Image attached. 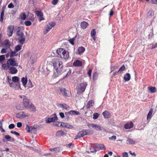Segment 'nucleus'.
Segmentation results:
<instances>
[{"instance_id": "nucleus-46", "label": "nucleus", "mask_w": 157, "mask_h": 157, "mask_svg": "<svg viewBox=\"0 0 157 157\" xmlns=\"http://www.w3.org/2000/svg\"><path fill=\"white\" fill-rule=\"evenodd\" d=\"M75 112V110H71L67 113H65L66 115H68V114H71L74 115V113Z\"/></svg>"}, {"instance_id": "nucleus-59", "label": "nucleus", "mask_w": 157, "mask_h": 157, "mask_svg": "<svg viewBox=\"0 0 157 157\" xmlns=\"http://www.w3.org/2000/svg\"><path fill=\"white\" fill-rule=\"evenodd\" d=\"M116 139V136H113L109 138V139L111 140H115Z\"/></svg>"}, {"instance_id": "nucleus-6", "label": "nucleus", "mask_w": 157, "mask_h": 157, "mask_svg": "<svg viewBox=\"0 0 157 157\" xmlns=\"http://www.w3.org/2000/svg\"><path fill=\"white\" fill-rule=\"evenodd\" d=\"M55 25V24L54 22H50L48 24L45 28V29L44 31V34H46Z\"/></svg>"}, {"instance_id": "nucleus-34", "label": "nucleus", "mask_w": 157, "mask_h": 157, "mask_svg": "<svg viewBox=\"0 0 157 157\" xmlns=\"http://www.w3.org/2000/svg\"><path fill=\"white\" fill-rule=\"evenodd\" d=\"M22 44H21V45L18 44L16 45L15 48V51L17 52L19 51L21 49V47H22Z\"/></svg>"}, {"instance_id": "nucleus-54", "label": "nucleus", "mask_w": 157, "mask_h": 157, "mask_svg": "<svg viewBox=\"0 0 157 157\" xmlns=\"http://www.w3.org/2000/svg\"><path fill=\"white\" fill-rule=\"evenodd\" d=\"M63 108L66 109H69V107L67 104H65L63 105Z\"/></svg>"}, {"instance_id": "nucleus-56", "label": "nucleus", "mask_w": 157, "mask_h": 157, "mask_svg": "<svg viewBox=\"0 0 157 157\" xmlns=\"http://www.w3.org/2000/svg\"><path fill=\"white\" fill-rule=\"evenodd\" d=\"M98 76V74L96 72H95L93 75V78L94 79H96Z\"/></svg>"}, {"instance_id": "nucleus-25", "label": "nucleus", "mask_w": 157, "mask_h": 157, "mask_svg": "<svg viewBox=\"0 0 157 157\" xmlns=\"http://www.w3.org/2000/svg\"><path fill=\"white\" fill-rule=\"evenodd\" d=\"M131 78V75L128 73H126L124 77V79L126 81H127L129 80Z\"/></svg>"}, {"instance_id": "nucleus-48", "label": "nucleus", "mask_w": 157, "mask_h": 157, "mask_svg": "<svg viewBox=\"0 0 157 157\" xmlns=\"http://www.w3.org/2000/svg\"><path fill=\"white\" fill-rule=\"evenodd\" d=\"M31 132L32 133H36V129L34 127H32L31 129Z\"/></svg>"}, {"instance_id": "nucleus-8", "label": "nucleus", "mask_w": 157, "mask_h": 157, "mask_svg": "<svg viewBox=\"0 0 157 157\" xmlns=\"http://www.w3.org/2000/svg\"><path fill=\"white\" fill-rule=\"evenodd\" d=\"M69 57V52L67 51L64 49L62 52L61 55H60V57L64 59H68Z\"/></svg>"}, {"instance_id": "nucleus-58", "label": "nucleus", "mask_w": 157, "mask_h": 157, "mask_svg": "<svg viewBox=\"0 0 157 157\" xmlns=\"http://www.w3.org/2000/svg\"><path fill=\"white\" fill-rule=\"evenodd\" d=\"M123 157H128V154L127 152H124L123 153Z\"/></svg>"}, {"instance_id": "nucleus-29", "label": "nucleus", "mask_w": 157, "mask_h": 157, "mask_svg": "<svg viewBox=\"0 0 157 157\" xmlns=\"http://www.w3.org/2000/svg\"><path fill=\"white\" fill-rule=\"evenodd\" d=\"M64 49L62 48H59L58 49L56 50V52L58 56V57H60V55L62 54V52L63 51Z\"/></svg>"}, {"instance_id": "nucleus-1", "label": "nucleus", "mask_w": 157, "mask_h": 157, "mask_svg": "<svg viewBox=\"0 0 157 157\" xmlns=\"http://www.w3.org/2000/svg\"><path fill=\"white\" fill-rule=\"evenodd\" d=\"M52 63L54 67V74L57 76L61 72H64L65 70L63 69V63L61 61H59L57 58H54L52 59Z\"/></svg>"}, {"instance_id": "nucleus-9", "label": "nucleus", "mask_w": 157, "mask_h": 157, "mask_svg": "<svg viewBox=\"0 0 157 157\" xmlns=\"http://www.w3.org/2000/svg\"><path fill=\"white\" fill-rule=\"evenodd\" d=\"M28 113H25L24 112H21L17 114L16 117L18 118L22 119L28 116Z\"/></svg>"}, {"instance_id": "nucleus-23", "label": "nucleus", "mask_w": 157, "mask_h": 157, "mask_svg": "<svg viewBox=\"0 0 157 157\" xmlns=\"http://www.w3.org/2000/svg\"><path fill=\"white\" fill-rule=\"evenodd\" d=\"M133 126V124L132 122L125 124L124 127L125 129H129L132 128Z\"/></svg>"}, {"instance_id": "nucleus-15", "label": "nucleus", "mask_w": 157, "mask_h": 157, "mask_svg": "<svg viewBox=\"0 0 157 157\" xmlns=\"http://www.w3.org/2000/svg\"><path fill=\"white\" fill-rule=\"evenodd\" d=\"M35 13L37 16L40 17L39 21H40L44 19L43 17V14L41 12L38 11H36Z\"/></svg>"}, {"instance_id": "nucleus-36", "label": "nucleus", "mask_w": 157, "mask_h": 157, "mask_svg": "<svg viewBox=\"0 0 157 157\" xmlns=\"http://www.w3.org/2000/svg\"><path fill=\"white\" fill-rule=\"evenodd\" d=\"M84 131L86 133V135L92 134L94 132V131L90 129L85 130Z\"/></svg>"}, {"instance_id": "nucleus-19", "label": "nucleus", "mask_w": 157, "mask_h": 157, "mask_svg": "<svg viewBox=\"0 0 157 157\" xmlns=\"http://www.w3.org/2000/svg\"><path fill=\"white\" fill-rule=\"evenodd\" d=\"M85 48L83 47H81L79 48L77 50V51L76 53L78 55L82 54L85 51Z\"/></svg>"}, {"instance_id": "nucleus-52", "label": "nucleus", "mask_w": 157, "mask_h": 157, "mask_svg": "<svg viewBox=\"0 0 157 157\" xmlns=\"http://www.w3.org/2000/svg\"><path fill=\"white\" fill-rule=\"evenodd\" d=\"M25 24L26 26H28L31 24V22L30 21H27L25 22Z\"/></svg>"}, {"instance_id": "nucleus-41", "label": "nucleus", "mask_w": 157, "mask_h": 157, "mask_svg": "<svg viewBox=\"0 0 157 157\" xmlns=\"http://www.w3.org/2000/svg\"><path fill=\"white\" fill-rule=\"evenodd\" d=\"M93 119L94 120H96L97 119L99 116V114L97 113H94L93 115Z\"/></svg>"}, {"instance_id": "nucleus-49", "label": "nucleus", "mask_w": 157, "mask_h": 157, "mask_svg": "<svg viewBox=\"0 0 157 157\" xmlns=\"http://www.w3.org/2000/svg\"><path fill=\"white\" fill-rule=\"evenodd\" d=\"M98 147L101 150L105 149V146L103 144H101L99 145Z\"/></svg>"}, {"instance_id": "nucleus-22", "label": "nucleus", "mask_w": 157, "mask_h": 157, "mask_svg": "<svg viewBox=\"0 0 157 157\" xmlns=\"http://www.w3.org/2000/svg\"><path fill=\"white\" fill-rule=\"evenodd\" d=\"M4 14V8L3 7L1 9V12L0 14V21L3 22V17Z\"/></svg>"}, {"instance_id": "nucleus-12", "label": "nucleus", "mask_w": 157, "mask_h": 157, "mask_svg": "<svg viewBox=\"0 0 157 157\" xmlns=\"http://www.w3.org/2000/svg\"><path fill=\"white\" fill-rule=\"evenodd\" d=\"M14 26L13 25L9 26L8 27V35L9 36H11L12 35L13 32Z\"/></svg>"}, {"instance_id": "nucleus-16", "label": "nucleus", "mask_w": 157, "mask_h": 157, "mask_svg": "<svg viewBox=\"0 0 157 157\" xmlns=\"http://www.w3.org/2000/svg\"><path fill=\"white\" fill-rule=\"evenodd\" d=\"M60 126H61L63 127H66L69 128L71 129L73 128V126L70 124L64 122L61 123Z\"/></svg>"}, {"instance_id": "nucleus-57", "label": "nucleus", "mask_w": 157, "mask_h": 157, "mask_svg": "<svg viewBox=\"0 0 157 157\" xmlns=\"http://www.w3.org/2000/svg\"><path fill=\"white\" fill-rule=\"evenodd\" d=\"M15 127V125L14 124H10V125L9 126V128L10 129H13V128Z\"/></svg>"}, {"instance_id": "nucleus-55", "label": "nucleus", "mask_w": 157, "mask_h": 157, "mask_svg": "<svg viewBox=\"0 0 157 157\" xmlns=\"http://www.w3.org/2000/svg\"><path fill=\"white\" fill-rule=\"evenodd\" d=\"M10 137L11 136H10L9 135H6L5 136L4 138L6 139L7 140H8V141H10Z\"/></svg>"}, {"instance_id": "nucleus-3", "label": "nucleus", "mask_w": 157, "mask_h": 157, "mask_svg": "<svg viewBox=\"0 0 157 157\" xmlns=\"http://www.w3.org/2000/svg\"><path fill=\"white\" fill-rule=\"evenodd\" d=\"M17 35L18 36V40L20 44H23L24 43L25 38L23 32V31L21 27H18L17 29Z\"/></svg>"}, {"instance_id": "nucleus-43", "label": "nucleus", "mask_w": 157, "mask_h": 157, "mask_svg": "<svg viewBox=\"0 0 157 157\" xmlns=\"http://www.w3.org/2000/svg\"><path fill=\"white\" fill-rule=\"evenodd\" d=\"M91 36L92 37H93L96 34V30L95 29H93L91 32L90 33Z\"/></svg>"}, {"instance_id": "nucleus-21", "label": "nucleus", "mask_w": 157, "mask_h": 157, "mask_svg": "<svg viewBox=\"0 0 157 157\" xmlns=\"http://www.w3.org/2000/svg\"><path fill=\"white\" fill-rule=\"evenodd\" d=\"M88 25V24L86 22L83 21L81 23L80 26L82 29H85L86 28Z\"/></svg>"}, {"instance_id": "nucleus-26", "label": "nucleus", "mask_w": 157, "mask_h": 157, "mask_svg": "<svg viewBox=\"0 0 157 157\" xmlns=\"http://www.w3.org/2000/svg\"><path fill=\"white\" fill-rule=\"evenodd\" d=\"M10 58H12L13 56H17V54H16V52L15 50L14 51H13L10 48Z\"/></svg>"}, {"instance_id": "nucleus-2", "label": "nucleus", "mask_w": 157, "mask_h": 157, "mask_svg": "<svg viewBox=\"0 0 157 157\" xmlns=\"http://www.w3.org/2000/svg\"><path fill=\"white\" fill-rule=\"evenodd\" d=\"M22 103L24 106L26 108L29 109L31 111H36L34 106L30 101L25 96H24Z\"/></svg>"}, {"instance_id": "nucleus-14", "label": "nucleus", "mask_w": 157, "mask_h": 157, "mask_svg": "<svg viewBox=\"0 0 157 157\" xmlns=\"http://www.w3.org/2000/svg\"><path fill=\"white\" fill-rule=\"evenodd\" d=\"M54 117H53L48 118V120L46 121V123H50L51 122H53L55 120H57V117L56 116V114H54Z\"/></svg>"}, {"instance_id": "nucleus-7", "label": "nucleus", "mask_w": 157, "mask_h": 157, "mask_svg": "<svg viewBox=\"0 0 157 157\" xmlns=\"http://www.w3.org/2000/svg\"><path fill=\"white\" fill-rule=\"evenodd\" d=\"M7 64L9 65V66H12L13 67L18 66V63H16L14 58H11L8 59L7 61Z\"/></svg>"}, {"instance_id": "nucleus-4", "label": "nucleus", "mask_w": 157, "mask_h": 157, "mask_svg": "<svg viewBox=\"0 0 157 157\" xmlns=\"http://www.w3.org/2000/svg\"><path fill=\"white\" fill-rule=\"evenodd\" d=\"M86 85V83L85 82L81 83L78 85L76 88L77 94H80L83 92L85 90Z\"/></svg>"}, {"instance_id": "nucleus-28", "label": "nucleus", "mask_w": 157, "mask_h": 157, "mask_svg": "<svg viewBox=\"0 0 157 157\" xmlns=\"http://www.w3.org/2000/svg\"><path fill=\"white\" fill-rule=\"evenodd\" d=\"M102 114L105 118H108L110 116V113L107 111H105L102 113Z\"/></svg>"}, {"instance_id": "nucleus-24", "label": "nucleus", "mask_w": 157, "mask_h": 157, "mask_svg": "<svg viewBox=\"0 0 157 157\" xmlns=\"http://www.w3.org/2000/svg\"><path fill=\"white\" fill-rule=\"evenodd\" d=\"M153 112V109L152 108H151L147 115V120H150L152 117V113Z\"/></svg>"}, {"instance_id": "nucleus-50", "label": "nucleus", "mask_w": 157, "mask_h": 157, "mask_svg": "<svg viewBox=\"0 0 157 157\" xmlns=\"http://www.w3.org/2000/svg\"><path fill=\"white\" fill-rule=\"evenodd\" d=\"M95 124H93L91 123H90L88 124V126L90 128H94Z\"/></svg>"}, {"instance_id": "nucleus-44", "label": "nucleus", "mask_w": 157, "mask_h": 157, "mask_svg": "<svg viewBox=\"0 0 157 157\" xmlns=\"http://www.w3.org/2000/svg\"><path fill=\"white\" fill-rule=\"evenodd\" d=\"M59 91L60 93L62 94L63 95L64 92L65 90V89L64 88H59Z\"/></svg>"}, {"instance_id": "nucleus-27", "label": "nucleus", "mask_w": 157, "mask_h": 157, "mask_svg": "<svg viewBox=\"0 0 157 157\" xmlns=\"http://www.w3.org/2000/svg\"><path fill=\"white\" fill-rule=\"evenodd\" d=\"M94 104V102L92 100L89 101L87 103L86 107L88 109L90 108V107L92 106Z\"/></svg>"}, {"instance_id": "nucleus-53", "label": "nucleus", "mask_w": 157, "mask_h": 157, "mask_svg": "<svg viewBox=\"0 0 157 157\" xmlns=\"http://www.w3.org/2000/svg\"><path fill=\"white\" fill-rule=\"evenodd\" d=\"M10 133L12 134H13L17 136H19V135H20L19 134L18 132H17L16 131H10Z\"/></svg>"}, {"instance_id": "nucleus-13", "label": "nucleus", "mask_w": 157, "mask_h": 157, "mask_svg": "<svg viewBox=\"0 0 157 157\" xmlns=\"http://www.w3.org/2000/svg\"><path fill=\"white\" fill-rule=\"evenodd\" d=\"M7 79L8 80V82L9 83V85L10 87L13 89H14L15 88V83H13L12 80L9 78V77L8 76L7 78Z\"/></svg>"}, {"instance_id": "nucleus-51", "label": "nucleus", "mask_w": 157, "mask_h": 157, "mask_svg": "<svg viewBox=\"0 0 157 157\" xmlns=\"http://www.w3.org/2000/svg\"><path fill=\"white\" fill-rule=\"evenodd\" d=\"M7 49L6 48H2V50H1V53L2 54H3V53H6V52H7L6 50Z\"/></svg>"}, {"instance_id": "nucleus-30", "label": "nucleus", "mask_w": 157, "mask_h": 157, "mask_svg": "<svg viewBox=\"0 0 157 157\" xmlns=\"http://www.w3.org/2000/svg\"><path fill=\"white\" fill-rule=\"evenodd\" d=\"M61 150V148L59 147H56L52 149H50V150L51 151H55L56 152H59Z\"/></svg>"}, {"instance_id": "nucleus-40", "label": "nucleus", "mask_w": 157, "mask_h": 157, "mask_svg": "<svg viewBox=\"0 0 157 157\" xmlns=\"http://www.w3.org/2000/svg\"><path fill=\"white\" fill-rule=\"evenodd\" d=\"M70 93L69 90H65L64 92V93L63 94V95L66 96L67 97H69L70 96Z\"/></svg>"}, {"instance_id": "nucleus-64", "label": "nucleus", "mask_w": 157, "mask_h": 157, "mask_svg": "<svg viewBox=\"0 0 157 157\" xmlns=\"http://www.w3.org/2000/svg\"><path fill=\"white\" fill-rule=\"evenodd\" d=\"M8 6L9 8H13L14 7V6L12 3H10L8 5Z\"/></svg>"}, {"instance_id": "nucleus-11", "label": "nucleus", "mask_w": 157, "mask_h": 157, "mask_svg": "<svg viewBox=\"0 0 157 157\" xmlns=\"http://www.w3.org/2000/svg\"><path fill=\"white\" fill-rule=\"evenodd\" d=\"M86 135V133L85 132L84 130L78 132L76 136V137L74 139L76 140L78 138L83 137L85 135Z\"/></svg>"}, {"instance_id": "nucleus-39", "label": "nucleus", "mask_w": 157, "mask_h": 157, "mask_svg": "<svg viewBox=\"0 0 157 157\" xmlns=\"http://www.w3.org/2000/svg\"><path fill=\"white\" fill-rule=\"evenodd\" d=\"M94 128L97 131H101V127L100 125L95 124Z\"/></svg>"}, {"instance_id": "nucleus-42", "label": "nucleus", "mask_w": 157, "mask_h": 157, "mask_svg": "<svg viewBox=\"0 0 157 157\" xmlns=\"http://www.w3.org/2000/svg\"><path fill=\"white\" fill-rule=\"evenodd\" d=\"M125 69V67L124 65L121 67L118 71V72L121 73V72L123 71Z\"/></svg>"}, {"instance_id": "nucleus-45", "label": "nucleus", "mask_w": 157, "mask_h": 157, "mask_svg": "<svg viewBox=\"0 0 157 157\" xmlns=\"http://www.w3.org/2000/svg\"><path fill=\"white\" fill-rule=\"evenodd\" d=\"M36 61V58L35 57H31L30 59V62L32 64H33L35 63Z\"/></svg>"}, {"instance_id": "nucleus-20", "label": "nucleus", "mask_w": 157, "mask_h": 157, "mask_svg": "<svg viewBox=\"0 0 157 157\" xmlns=\"http://www.w3.org/2000/svg\"><path fill=\"white\" fill-rule=\"evenodd\" d=\"M9 69L10 71V73L11 74H16L17 71V69L16 68L13 67H10Z\"/></svg>"}, {"instance_id": "nucleus-32", "label": "nucleus", "mask_w": 157, "mask_h": 157, "mask_svg": "<svg viewBox=\"0 0 157 157\" xmlns=\"http://www.w3.org/2000/svg\"><path fill=\"white\" fill-rule=\"evenodd\" d=\"M148 89L151 93H154L156 91V89L155 87L149 86L148 87Z\"/></svg>"}, {"instance_id": "nucleus-17", "label": "nucleus", "mask_w": 157, "mask_h": 157, "mask_svg": "<svg viewBox=\"0 0 157 157\" xmlns=\"http://www.w3.org/2000/svg\"><path fill=\"white\" fill-rule=\"evenodd\" d=\"M127 144H136V141L133 139L130 138H128L126 141Z\"/></svg>"}, {"instance_id": "nucleus-5", "label": "nucleus", "mask_w": 157, "mask_h": 157, "mask_svg": "<svg viewBox=\"0 0 157 157\" xmlns=\"http://www.w3.org/2000/svg\"><path fill=\"white\" fill-rule=\"evenodd\" d=\"M12 80L13 83L15 82H17V83L16 84H15V89H18L21 88L20 84L19 83V79L18 77L17 76H13L12 77Z\"/></svg>"}, {"instance_id": "nucleus-47", "label": "nucleus", "mask_w": 157, "mask_h": 157, "mask_svg": "<svg viewBox=\"0 0 157 157\" xmlns=\"http://www.w3.org/2000/svg\"><path fill=\"white\" fill-rule=\"evenodd\" d=\"M5 59V56L4 55H2L0 56V62L2 63V62Z\"/></svg>"}, {"instance_id": "nucleus-38", "label": "nucleus", "mask_w": 157, "mask_h": 157, "mask_svg": "<svg viewBox=\"0 0 157 157\" xmlns=\"http://www.w3.org/2000/svg\"><path fill=\"white\" fill-rule=\"evenodd\" d=\"M90 151H86V152L88 153H89L90 152L93 153V152H96V150L93 147H90Z\"/></svg>"}, {"instance_id": "nucleus-62", "label": "nucleus", "mask_w": 157, "mask_h": 157, "mask_svg": "<svg viewBox=\"0 0 157 157\" xmlns=\"http://www.w3.org/2000/svg\"><path fill=\"white\" fill-rule=\"evenodd\" d=\"M58 1V0H53L52 2V3L53 5H56Z\"/></svg>"}, {"instance_id": "nucleus-60", "label": "nucleus", "mask_w": 157, "mask_h": 157, "mask_svg": "<svg viewBox=\"0 0 157 157\" xmlns=\"http://www.w3.org/2000/svg\"><path fill=\"white\" fill-rule=\"evenodd\" d=\"M29 88L32 87L33 86V85H32V82L30 80H29Z\"/></svg>"}, {"instance_id": "nucleus-10", "label": "nucleus", "mask_w": 157, "mask_h": 157, "mask_svg": "<svg viewBox=\"0 0 157 157\" xmlns=\"http://www.w3.org/2000/svg\"><path fill=\"white\" fill-rule=\"evenodd\" d=\"M2 44L3 47L7 49L10 48L11 44L10 41L8 40H5L3 42Z\"/></svg>"}, {"instance_id": "nucleus-31", "label": "nucleus", "mask_w": 157, "mask_h": 157, "mask_svg": "<svg viewBox=\"0 0 157 157\" xmlns=\"http://www.w3.org/2000/svg\"><path fill=\"white\" fill-rule=\"evenodd\" d=\"M65 133L63 131H58L57 132L56 134V136H62L63 135H65Z\"/></svg>"}, {"instance_id": "nucleus-37", "label": "nucleus", "mask_w": 157, "mask_h": 157, "mask_svg": "<svg viewBox=\"0 0 157 157\" xmlns=\"http://www.w3.org/2000/svg\"><path fill=\"white\" fill-rule=\"evenodd\" d=\"M154 15V13L152 10H149L147 13V16L149 17H151Z\"/></svg>"}, {"instance_id": "nucleus-63", "label": "nucleus", "mask_w": 157, "mask_h": 157, "mask_svg": "<svg viewBox=\"0 0 157 157\" xmlns=\"http://www.w3.org/2000/svg\"><path fill=\"white\" fill-rule=\"evenodd\" d=\"M16 108L17 110H21L23 109V108L21 107L20 105H17L16 106Z\"/></svg>"}, {"instance_id": "nucleus-18", "label": "nucleus", "mask_w": 157, "mask_h": 157, "mask_svg": "<svg viewBox=\"0 0 157 157\" xmlns=\"http://www.w3.org/2000/svg\"><path fill=\"white\" fill-rule=\"evenodd\" d=\"M74 66L76 67H80L82 65V62L78 60H76L73 63Z\"/></svg>"}, {"instance_id": "nucleus-33", "label": "nucleus", "mask_w": 157, "mask_h": 157, "mask_svg": "<svg viewBox=\"0 0 157 157\" xmlns=\"http://www.w3.org/2000/svg\"><path fill=\"white\" fill-rule=\"evenodd\" d=\"M21 80L23 85L24 86H25L26 85L27 82V78H26L23 77L22 78Z\"/></svg>"}, {"instance_id": "nucleus-61", "label": "nucleus", "mask_w": 157, "mask_h": 157, "mask_svg": "<svg viewBox=\"0 0 157 157\" xmlns=\"http://www.w3.org/2000/svg\"><path fill=\"white\" fill-rule=\"evenodd\" d=\"M26 17V15L24 13L21 16V18L22 19H25Z\"/></svg>"}, {"instance_id": "nucleus-35", "label": "nucleus", "mask_w": 157, "mask_h": 157, "mask_svg": "<svg viewBox=\"0 0 157 157\" xmlns=\"http://www.w3.org/2000/svg\"><path fill=\"white\" fill-rule=\"evenodd\" d=\"M2 67L3 68V69L7 70L9 69L10 67L9 65H8L7 64H3L2 65Z\"/></svg>"}]
</instances>
